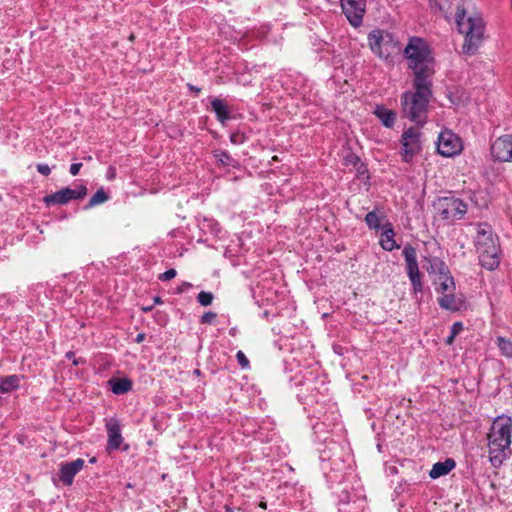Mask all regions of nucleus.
Wrapping results in <instances>:
<instances>
[{
	"mask_svg": "<svg viewBox=\"0 0 512 512\" xmlns=\"http://www.w3.org/2000/svg\"><path fill=\"white\" fill-rule=\"evenodd\" d=\"M430 87L431 80L414 79L415 91H408L402 95L401 102L404 115L417 124L425 122L431 97Z\"/></svg>",
	"mask_w": 512,
	"mask_h": 512,
	"instance_id": "3",
	"label": "nucleus"
},
{
	"mask_svg": "<svg viewBox=\"0 0 512 512\" xmlns=\"http://www.w3.org/2000/svg\"><path fill=\"white\" fill-rule=\"evenodd\" d=\"M191 287H192L191 283L183 282V283L179 286V288H178V292H179V293H183V292L187 291V290H188L189 288H191Z\"/></svg>",
	"mask_w": 512,
	"mask_h": 512,
	"instance_id": "40",
	"label": "nucleus"
},
{
	"mask_svg": "<svg viewBox=\"0 0 512 512\" xmlns=\"http://www.w3.org/2000/svg\"><path fill=\"white\" fill-rule=\"evenodd\" d=\"M36 168L37 171L44 176H48L51 173V168L47 164H37Z\"/></svg>",
	"mask_w": 512,
	"mask_h": 512,
	"instance_id": "36",
	"label": "nucleus"
},
{
	"mask_svg": "<svg viewBox=\"0 0 512 512\" xmlns=\"http://www.w3.org/2000/svg\"><path fill=\"white\" fill-rule=\"evenodd\" d=\"M144 339H145V334L140 333V334H138V335L136 336L135 341H136L137 343H141Z\"/></svg>",
	"mask_w": 512,
	"mask_h": 512,
	"instance_id": "41",
	"label": "nucleus"
},
{
	"mask_svg": "<svg viewBox=\"0 0 512 512\" xmlns=\"http://www.w3.org/2000/svg\"><path fill=\"white\" fill-rule=\"evenodd\" d=\"M234 333H235V329H231V330H230V334H231V335H234Z\"/></svg>",
	"mask_w": 512,
	"mask_h": 512,
	"instance_id": "44",
	"label": "nucleus"
},
{
	"mask_svg": "<svg viewBox=\"0 0 512 512\" xmlns=\"http://www.w3.org/2000/svg\"><path fill=\"white\" fill-rule=\"evenodd\" d=\"M360 162V159L358 156H356L355 154L353 153H349L346 157H345V164L349 165H353V166H357V164Z\"/></svg>",
	"mask_w": 512,
	"mask_h": 512,
	"instance_id": "35",
	"label": "nucleus"
},
{
	"mask_svg": "<svg viewBox=\"0 0 512 512\" xmlns=\"http://www.w3.org/2000/svg\"><path fill=\"white\" fill-rule=\"evenodd\" d=\"M427 261L429 262V267H427V272L429 274H437L438 276H443L444 274L449 273V270L445 263L437 258V257H431L427 258Z\"/></svg>",
	"mask_w": 512,
	"mask_h": 512,
	"instance_id": "23",
	"label": "nucleus"
},
{
	"mask_svg": "<svg viewBox=\"0 0 512 512\" xmlns=\"http://www.w3.org/2000/svg\"><path fill=\"white\" fill-rule=\"evenodd\" d=\"M456 466V463L453 459H446L443 462H437L433 465L432 469L429 472V476L432 479H437L441 476L447 475L451 470H453Z\"/></svg>",
	"mask_w": 512,
	"mask_h": 512,
	"instance_id": "18",
	"label": "nucleus"
},
{
	"mask_svg": "<svg viewBox=\"0 0 512 512\" xmlns=\"http://www.w3.org/2000/svg\"><path fill=\"white\" fill-rule=\"evenodd\" d=\"M462 330H463L462 323L461 322H455L452 325V327H451V334L447 337L446 343L449 344V345L452 344L454 338L456 337V335H458Z\"/></svg>",
	"mask_w": 512,
	"mask_h": 512,
	"instance_id": "31",
	"label": "nucleus"
},
{
	"mask_svg": "<svg viewBox=\"0 0 512 512\" xmlns=\"http://www.w3.org/2000/svg\"><path fill=\"white\" fill-rule=\"evenodd\" d=\"M262 508H266V504L265 503H261L260 505Z\"/></svg>",
	"mask_w": 512,
	"mask_h": 512,
	"instance_id": "45",
	"label": "nucleus"
},
{
	"mask_svg": "<svg viewBox=\"0 0 512 512\" xmlns=\"http://www.w3.org/2000/svg\"><path fill=\"white\" fill-rule=\"evenodd\" d=\"M429 4H430L431 9L434 12H443L444 11V6L437 0H429Z\"/></svg>",
	"mask_w": 512,
	"mask_h": 512,
	"instance_id": "37",
	"label": "nucleus"
},
{
	"mask_svg": "<svg viewBox=\"0 0 512 512\" xmlns=\"http://www.w3.org/2000/svg\"><path fill=\"white\" fill-rule=\"evenodd\" d=\"M435 284L437 285L436 291L441 295L453 292L456 289L454 279L450 273L438 276L435 279Z\"/></svg>",
	"mask_w": 512,
	"mask_h": 512,
	"instance_id": "20",
	"label": "nucleus"
},
{
	"mask_svg": "<svg viewBox=\"0 0 512 512\" xmlns=\"http://www.w3.org/2000/svg\"><path fill=\"white\" fill-rule=\"evenodd\" d=\"M374 113L381 120L384 126L390 128L394 125L396 114L392 110L383 106H377Z\"/></svg>",
	"mask_w": 512,
	"mask_h": 512,
	"instance_id": "22",
	"label": "nucleus"
},
{
	"mask_svg": "<svg viewBox=\"0 0 512 512\" xmlns=\"http://www.w3.org/2000/svg\"><path fill=\"white\" fill-rule=\"evenodd\" d=\"M106 430L108 433L107 448L110 450L118 449L123 441L119 423L116 420H110L106 424Z\"/></svg>",
	"mask_w": 512,
	"mask_h": 512,
	"instance_id": "15",
	"label": "nucleus"
},
{
	"mask_svg": "<svg viewBox=\"0 0 512 512\" xmlns=\"http://www.w3.org/2000/svg\"><path fill=\"white\" fill-rule=\"evenodd\" d=\"M421 132L418 128L410 127L401 136V159L410 163L422 151Z\"/></svg>",
	"mask_w": 512,
	"mask_h": 512,
	"instance_id": "7",
	"label": "nucleus"
},
{
	"mask_svg": "<svg viewBox=\"0 0 512 512\" xmlns=\"http://www.w3.org/2000/svg\"><path fill=\"white\" fill-rule=\"evenodd\" d=\"M74 365H78V361L77 360H74Z\"/></svg>",
	"mask_w": 512,
	"mask_h": 512,
	"instance_id": "47",
	"label": "nucleus"
},
{
	"mask_svg": "<svg viewBox=\"0 0 512 512\" xmlns=\"http://www.w3.org/2000/svg\"><path fill=\"white\" fill-rule=\"evenodd\" d=\"M236 359L242 368L249 367V360L241 350L236 353Z\"/></svg>",
	"mask_w": 512,
	"mask_h": 512,
	"instance_id": "33",
	"label": "nucleus"
},
{
	"mask_svg": "<svg viewBox=\"0 0 512 512\" xmlns=\"http://www.w3.org/2000/svg\"><path fill=\"white\" fill-rule=\"evenodd\" d=\"M177 272L175 269H168L164 273L159 275V280L161 281H169L176 276Z\"/></svg>",
	"mask_w": 512,
	"mask_h": 512,
	"instance_id": "34",
	"label": "nucleus"
},
{
	"mask_svg": "<svg viewBox=\"0 0 512 512\" xmlns=\"http://www.w3.org/2000/svg\"><path fill=\"white\" fill-rule=\"evenodd\" d=\"M72 356H73V353H72V352H68V353H66V357H67V358H72Z\"/></svg>",
	"mask_w": 512,
	"mask_h": 512,
	"instance_id": "43",
	"label": "nucleus"
},
{
	"mask_svg": "<svg viewBox=\"0 0 512 512\" xmlns=\"http://www.w3.org/2000/svg\"><path fill=\"white\" fill-rule=\"evenodd\" d=\"M81 167H82V163H73L70 166L71 175L76 176L79 173Z\"/></svg>",
	"mask_w": 512,
	"mask_h": 512,
	"instance_id": "39",
	"label": "nucleus"
},
{
	"mask_svg": "<svg viewBox=\"0 0 512 512\" xmlns=\"http://www.w3.org/2000/svg\"><path fill=\"white\" fill-rule=\"evenodd\" d=\"M108 195L103 189H99L89 200L87 207H93L108 200Z\"/></svg>",
	"mask_w": 512,
	"mask_h": 512,
	"instance_id": "27",
	"label": "nucleus"
},
{
	"mask_svg": "<svg viewBox=\"0 0 512 512\" xmlns=\"http://www.w3.org/2000/svg\"><path fill=\"white\" fill-rule=\"evenodd\" d=\"M475 247L482 267L488 270H494L499 266V241L490 225L486 223L477 224Z\"/></svg>",
	"mask_w": 512,
	"mask_h": 512,
	"instance_id": "5",
	"label": "nucleus"
},
{
	"mask_svg": "<svg viewBox=\"0 0 512 512\" xmlns=\"http://www.w3.org/2000/svg\"><path fill=\"white\" fill-rule=\"evenodd\" d=\"M214 157L224 166H235L237 161L226 151L217 150Z\"/></svg>",
	"mask_w": 512,
	"mask_h": 512,
	"instance_id": "26",
	"label": "nucleus"
},
{
	"mask_svg": "<svg viewBox=\"0 0 512 512\" xmlns=\"http://www.w3.org/2000/svg\"><path fill=\"white\" fill-rule=\"evenodd\" d=\"M437 217L447 223L460 220L467 212V205L458 198L443 197L435 204Z\"/></svg>",
	"mask_w": 512,
	"mask_h": 512,
	"instance_id": "6",
	"label": "nucleus"
},
{
	"mask_svg": "<svg viewBox=\"0 0 512 512\" xmlns=\"http://www.w3.org/2000/svg\"><path fill=\"white\" fill-rule=\"evenodd\" d=\"M383 232L381 234L380 245L386 251H392L396 248H399L397 245L394 236V229L391 223H386L382 226Z\"/></svg>",
	"mask_w": 512,
	"mask_h": 512,
	"instance_id": "17",
	"label": "nucleus"
},
{
	"mask_svg": "<svg viewBox=\"0 0 512 512\" xmlns=\"http://www.w3.org/2000/svg\"><path fill=\"white\" fill-rule=\"evenodd\" d=\"M461 139L451 130H444L439 134L437 150L445 157H453L462 151Z\"/></svg>",
	"mask_w": 512,
	"mask_h": 512,
	"instance_id": "8",
	"label": "nucleus"
},
{
	"mask_svg": "<svg viewBox=\"0 0 512 512\" xmlns=\"http://www.w3.org/2000/svg\"><path fill=\"white\" fill-rule=\"evenodd\" d=\"M341 7L353 27H359L362 24L366 8L365 0H341Z\"/></svg>",
	"mask_w": 512,
	"mask_h": 512,
	"instance_id": "10",
	"label": "nucleus"
},
{
	"mask_svg": "<svg viewBox=\"0 0 512 512\" xmlns=\"http://www.w3.org/2000/svg\"><path fill=\"white\" fill-rule=\"evenodd\" d=\"M439 306L448 311H459L464 306L462 295H456L455 291L445 293L437 299Z\"/></svg>",
	"mask_w": 512,
	"mask_h": 512,
	"instance_id": "14",
	"label": "nucleus"
},
{
	"mask_svg": "<svg viewBox=\"0 0 512 512\" xmlns=\"http://www.w3.org/2000/svg\"><path fill=\"white\" fill-rule=\"evenodd\" d=\"M365 222L370 229L377 230L380 228V217L375 211L366 214Z\"/></svg>",
	"mask_w": 512,
	"mask_h": 512,
	"instance_id": "28",
	"label": "nucleus"
},
{
	"mask_svg": "<svg viewBox=\"0 0 512 512\" xmlns=\"http://www.w3.org/2000/svg\"><path fill=\"white\" fill-rule=\"evenodd\" d=\"M211 107L220 123L224 124L228 119H230V110L224 100L218 98L212 99Z\"/></svg>",
	"mask_w": 512,
	"mask_h": 512,
	"instance_id": "19",
	"label": "nucleus"
},
{
	"mask_svg": "<svg viewBox=\"0 0 512 512\" xmlns=\"http://www.w3.org/2000/svg\"><path fill=\"white\" fill-rule=\"evenodd\" d=\"M86 194L87 189L84 185H78L75 189L66 187L53 194L46 195L44 197V203L48 206L53 204L64 205L71 200L82 199Z\"/></svg>",
	"mask_w": 512,
	"mask_h": 512,
	"instance_id": "9",
	"label": "nucleus"
},
{
	"mask_svg": "<svg viewBox=\"0 0 512 512\" xmlns=\"http://www.w3.org/2000/svg\"><path fill=\"white\" fill-rule=\"evenodd\" d=\"M455 22L459 33L465 37L462 46L463 53L466 55L475 54L484 39L485 23L481 14L458 5L455 12Z\"/></svg>",
	"mask_w": 512,
	"mask_h": 512,
	"instance_id": "2",
	"label": "nucleus"
},
{
	"mask_svg": "<svg viewBox=\"0 0 512 512\" xmlns=\"http://www.w3.org/2000/svg\"><path fill=\"white\" fill-rule=\"evenodd\" d=\"M368 42L371 51L380 58L388 59L392 48V44L389 40H386L383 32L380 30H374L368 35Z\"/></svg>",
	"mask_w": 512,
	"mask_h": 512,
	"instance_id": "12",
	"label": "nucleus"
},
{
	"mask_svg": "<svg viewBox=\"0 0 512 512\" xmlns=\"http://www.w3.org/2000/svg\"><path fill=\"white\" fill-rule=\"evenodd\" d=\"M497 346L505 357H512V341L502 336L497 337Z\"/></svg>",
	"mask_w": 512,
	"mask_h": 512,
	"instance_id": "25",
	"label": "nucleus"
},
{
	"mask_svg": "<svg viewBox=\"0 0 512 512\" xmlns=\"http://www.w3.org/2000/svg\"><path fill=\"white\" fill-rule=\"evenodd\" d=\"M109 385L114 394L121 395L132 389V382L128 378H112Z\"/></svg>",
	"mask_w": 512,
	"mask_h": 512,
	"instance_id": "21",
	"label": "nucleus"
},
{
	"mask_svg": "<svg viewBox=\"0 0 512 512\" xmlns=\"http://www.w3.org/2000/svg\"><path fill=\"white\" fill-rule=\"evenodd\" d=\"M403 256L406 262V272L408 276L420 274L417 254L415 248L407 245L403 249Z\"/></svg>",
	"mask_w": 512,
	"mask_h": 512,
	"instance_id": "16",
	"label": "nucleus"
},
{
	"mask_svg": "<svg viewBox=\"0 0 512 512\" xmlns=\"http://www.w3.org/2000/svg\"><path fill=\"white\" fill-rule=\"evenodd\" d=\"M408 277L411 282L414 295H417L419 293L422 294L423 285H422V281H421V274L411 275Z\"/></svg>",
	"mask_w": 512,
	"mask_h": 512,
	"instance_id": "29",
	"label": "nucleus"
},
{
	"mask_svg": "<svg viewBox=\"0 0 512 512\" xmlns=\"http://www.w3.org/2000/svg\"><path fill=\"white\" fill-rule=\"evenodd\" d=\"M188 87L191 91H194L195 93H199L201 91L200 88L196 87V86H193L191 84H188Z\"/></svg>",
	"mask_w": 512,
	"mask_h": 512,
	"instance_id": "42",
	"label": "nucleus"
},
{
	"mask_svg": "<svg viewBox=\"0 0 512 512\" xmlns=\"http://www.w3.org/2000/svg\"><path fill=\"white\" fill-rule=\"evenodd\" d=\"M21 377L18 375L6 376L0 380V391L3 393L11 392L20 385Z\"/></svg>",
	"mask_w": 512,
	"mask_h": 512,
	"instance_id": "24",
	"label": "nucleus"
},
{
	"mask_svg": "<svg viewBox=\"0 0 512 512\" xmlns=\"http://www.w3.org/2000/svg\"><path fill=\"white\" fill-rule=\"evenodd\" d=\"M512 418L501 415L494 419L488 433V454L491 465L500 467L512 454Z\"/></svg>",
	"mask_w": 512,
	"mask_h": 512,
	"instance_id": "1",
	"label": "nucleus"
},
{
	"mask_svg": "<svg viewBox=\"0 0 512 512\" xmlns=\"http://www.w3.org/2000/svg\"><path fill=\"white\" fill-rule=\"evenodd\" d=\"M155 302L159 303V302H160V299L157 297V298L155 299Z\"/></svg>",
	"mask_w": 512,
	"mask_h": 512,
	"instance_id": "46",
	"label": "nucleus"
},
{
	"mask_svg": "<svg viewBox=\"0 0 512 512\" xmlns=\"http://www.w3.org/2000/svg\"><path fill=\"white\" fill-rule=\"evenodd\" d=\"M216 316L217 314L212 311L205 312L201 316L200 322L202 324H211L215 320Z\"/></svg>",
	"mask_w": 512,
	"mask_h": 512,
	"instance_id": "32",
	"label": "nucleus"
},
{
	"mask_svg": "<svg viewBox=\"0 0 512 512\" xmlns=\"http://www.w3.org/2000/svg\"><path fill=\"white\" fill-rule=\"evenodd\" d=\"M213 298H214L213 294L211 292H206V291H201L197 296V300L202 306L211 305Z\"/></svg>",
	"mask_w": 512,
	"mask_h": 512,
	"instance_id": "30",
	"label": "nucleus"
},
{
	"mask_svg": "<svg viewBox=\"0 0 512 512\" xmlns=\"http://www.w3.org/2000/svg\"><path fill=\"white\" fill-rule=\"evenodd\" d=\"M404 54L408 60L409 68L413 70L414 79L431 80L434 74L433 59L430 48L423 39L411 38Z\"/></svg>",
	"mask_w": 512,
	"mask_h": 512,
	"instance_id": "4",
	"label": "nucleus"
},
{
	"mask_svg": "<svg viewBox=\"0 0 512 512\" xmlns=\"http://www.w3.org/2000/svg\"><path fill=\"white\" fill-rule=\"evenodd\" d=\"M491 155L501 162L512 161V135L498 137L491 145Z\"/></svg>",
	"mask_w": 512,
	"mask_h": 512,
	"instance_id": "11",
	"label": "nucleus"
},
{
	"mask_svg": "<svg viewBox=\"0 0 512 512\" xmlns=\"http://www.w3.org/2000/svg\"><path fill=\"white\" fill-rule=\"evenodd\" d=\"M85 465V461L81 458L61 464L59 470V479L65 486L73 484L74 477L79 473Z\"/></svg>",
	"mask_w": 512,
	"mask_h": 512,
	"instance_id": "13",
	"label": "nucleus"
},
{
	"mask_svg": "<svg viewBox=\"0 0 512 512\" xmlns=\"http://www.w3.org/2000/svg\"><path fill=\"white\" fill-rule=\"evenodd\" d=\"M230 141L233 143V144H241L243 141H244V137L242 134L240 133H233L231 134L230 136Z\"/></svg>",
	"mask_w": 512,
	"mask_h": 512,
	"instance_id": "38",
	"label": "nucleus"
}]
</instances>
